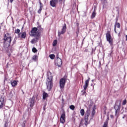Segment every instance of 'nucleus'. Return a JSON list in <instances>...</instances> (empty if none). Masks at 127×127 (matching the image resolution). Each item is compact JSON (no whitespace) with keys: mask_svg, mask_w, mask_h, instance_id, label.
I'll return each instance as SVG.
<instances>
[{"mask_svg":"<svg viewBox=\"0 0 127 127\" xmlns=\"http://www.w3.org/2000/svg\"><path fill=\"white\" fill-rule=\"evenodd\" d=\"M20 37L23 39H25V37H26V32H22Z\"/></svg>","mask_w":127,"mask_h":127,"instance_id":"6ab92c4d","label":"nucleus"},{"mask_svg":"<svg viewBox=\"0 0 127 127\" xmlns=\"http://www.w3.org/2000/svg\"><path fill=\"white\" fill-rule=\"evenodd\" d=\"M90 82V77H88V79H87L86 80H85V82H84V85L83 86V90L81 91V93L82 96H84V95H85V94H86V93H87L86 92V90H87V89L88 88V87H89V82Z\"/></svg>","mask_w":127,"mask_h":127,"instance_id":"39448f33","label":"nucleus"},{"mask_svg":"<svg viewBox=\"0 0 127 127\" xmlns=\"http://www.w3.org/2000/svg\"><path fill=\"white\" fill-rule=\"evenodd\" d=\"M69 108L70 109V110H72V111H74V110H75V106L73 105H70L69 106Z\"/></svg>","mask_w":127,"mask_h":127,"instance_id":"c85d7f7f","label":"nucleus"},{"mask_svg":"<svg viewBox=\"0 0 127 127\" xmlns=\"http://www.w3.org/2000/svg\"><path fill=\"white\" fill-rule=\"evenodd\" d=\"M55 63L56 66L60 67L61 66H62V60L58 57L55 61Z\"/></svg>","mask_w":127,"mask_h":127,"instance_id":"9b49d317","label":"nucleus"},{"mask_svg":"<svg viewBox=\"0 0 127 127\" xmlns=\"http://www.w3.org/2000/svg\"><path fill=\"white\" fill-rule=\"evenodd\" d=\"M4 106H5V103H4V98H3L2 96H0V109H2Z\"/></svg>","mask_w":127,"mask_h":127,"instance_id":"f8f14e48","label":"nucleus"},{"mask_svg":"<svg viewBox=\"0 0 127 127\" xmlns=\"http://www.w3.org/2000/svg\"><path fill=\"white\" fill-rule=\"evenodd\" d=\"M77 35H78V33H79V29H77V32H76Z\"/></svg>","mask_w":127,"mask_h":127,"instance_id":"58836bf2","label":"nucleus"},{"mask_svg":"<svg viewBox=\"0 0 127 127\" xmlns=\"http://www.w3.org/2000/svg\"><path fill=\"white\" fill-rule=\"evenodd\" d=\"M66 82H67V76L65 75L60 80V87L61 90L64 89Z\"/></svg>","mask_w":127,"mask_h":127,"instance_id":"20e7f679","label":"nucleus"},{"mask_svg":"<svg viewBox=\"0 0 127 127\" xmlns=\"http://www.w3.org/2000/svg\"><path fill=\"white\" fill-rule=\"evenodd\" d=\"M29 35L34 37H35V36L39 37L40 36V32L37 31V28L34 27L32 28L29 32Z\"/></svg>","mask_w":127,"mask_h":127,"instance_id":"7ed1b4c3","label":"nucleus"},{"mask_svg":"<svg viewBox=\"0 0 127 127\" xmlns=\"http://www.w3.org/2000/svg\"><path fill=\"white\" fill-rule=\"evenodd\" d=\"M80 113L81 116H82V117H83V116H85V110H84V109L80 110Z\"/></svg>","mask_w":127,"mask_h":127,"instance_id":"4be33fe9","label":"nucleus"},{"mask_svg":"<svg viewBox=\"0 0 127 127\" xmlns=\"http://www.w3.org/2000/svg\"><path fill=\"white\" fill-rule=\"evenodd\" d=\"M104 111L105 112L107 111V106H104Z\"/></svg>","mask_w":127,"mask_h":127,"instance_id":"e433bc0d","label":"nucleus"},{"mask_svg":"<svg viewBox=\"0 0 127 127\" xmlns=\"http://www.w3.org/2000/svg\"><path fill=\"white\" fill-rule=\"evenodd\" d=\"M66 29H67V26L66 25V23H64V26H63L62 31L61 32H58V36H60L62 34H64L65 32H66Z\"/></svg>","mask_w":127,"mask_h":127,"instance_id":"9d476101","label":"nucleus"},{"mask_svg":"<svg viewBox=\"0 0 127 127\" xmlns=\"http://www.w3.org/2000/svg\"><path fill=\"white\" fill-rule=\"evenodd\" d=\"M95 114H96V111H95V109H93L91 113V117L93 118V117L95 116Z\"/></svg>","mask_w":127,"mask_h":127,"instance_id":"393cba45","label":"nucleus"},{"mask_svg":"<svg viewBox=\"0 0 127 127\" xmlns=\"http://www.w3.org/2000/svg\"><path fill=\"white\" fill-rule=\"evenodd\" d=\"M37 81V79H36V80H35V82H36Z\"/></svg>","mask_w":127,"mask_h":127,"instance_id":"c03bdc74","label":"nucleus"},{"mask_svg":"<svg viewBox=\"0 0 127 127\" xmlns=\"http://www.w3.org/2000/svg\"><path fill=\"white\" fill-rule=\"evenodd\" d=\"M66 114L65 112H63V114L61 116L60 118V123L61 124H65V122H66Z\"/></svg>","mask_w":127,"mask_h":127,"instance_id":"1a4fd4ad","label":"nucleus"},{"mask_svg":"<svg viewBox=\"0 0 127 127\" xmlns=\"http://www.w3.org/2000/svg\"><path fill=\"white\" fill-rule=\"evenodd\" d=\"M4 127H8V124H7V123H5Z\"/></svg>","mask_w":127,"mask_h":127,"instance_id":"c9c22d12","label":"nucleus"},{"mask_svg":"<svg viewBox=\"0 0 127 127\" xmlns=\"http://www.w3.org/2000/svg\"><path fill=\"white\" fill-rule=\"evenodd\" d=\"M32 52H33L34 53H36V52H37V49H36V48L35 47L33 48Z\"/></svg>","mask_w":127,"mask_h":127,"instance_id":"7c9ffc66","label":"nucleus"},{"mask_svg":"<svg viewBox=\"0 0 127 127\" xmlns=\"http://www.w3.org/2000/svg\"><path fill=\"white\" fill-rule=\"evenodd\" d=\"M12 1H13V0H10V2L11 3H12Z\"/></svg>","mask_w":127,"mask_h":127,"instance_id":"ea45409f","label":"nucleus"},{"mask_svg":"<svg viewBox=\"0 0 127 127\" xmlns=\"http://www.w3.org/2000/svg\"><path fill=\"white\" fill-rule=\"evenodd\" d=\"M106 39L107 41L109 42L110 45H113V43H114V40L112 38L111 31H108L106 33Z\"/></svg>","mask_w":127,"mask_h":127,"instance_id":"423d86ee","label":"nucleus"},{"mask_svg":"<svg viewBox=\"0 0 127 127\" xmlns=\"http://www.w3.org/2000/svg\"><path fill=\"white\" fill-rule=\"evenodd\" d=\"M116 27L118 28H120L121 27V24H120V23H118V19H116V21L114 25V30L115 32L117 33V31L116 30Z\"/></svg>","mask_w":127,"mask_h":127,"instance_id":"4468645a","label":"nucleus"},{"mask_svg":"<svg viewBox=\"0 0 127 127\" xmlns=\"http://www.w3.org/2000/svg\"><path fill=\"white\" fill-rule=\"evenodd\" d=\"M36 28L37 29L38 32H40H40H43V28L41 27V25L38 26L37 27H36Z\"/></svg>","mask_w":127,"mask_h":127,"instance_id":"a211bd4d","label":"nucleus"},{"mask_svg":"<svg viewBox=\"0 0 127 127\" xmlns=\"http://www.w3.org/2000/svg\"><path fill=\"white\" fill-rule=\"evenodd\" d=\"M103 127H108V120L104 123Z\"/></svg>","mask_w":127,"mask_h":127,"instance_id":"c756f323","label":"nucleus"},{"mask_svg":"<svg viewBox=\"0 0 127 127\" xmlns=\"http://www.w3.org/2000/svg\"><path fill=\"white\" fill-rule=\"evenodd\" d=\"M126 41H127V35L126 36Z\"/></svg>","mask_w":127,"mask_h":127,"instance_id":"37998d69","label":"nucleus"},{"mask_svg":"<svg viewBox=\"0 0 127 127\" xmlns=\"http://www.w3.org/2000/svg\"><path fill=\"white\" fill-rule=\"evenodd\" d=\"M96 16V12L93 11L92 13V15H91V18L93 19V18H94V17Z\"/></svg>","mask_w":127,"mask_h":127,"instance_id":"b1692460","label":"nucleus"},{"mask_svg":"<svg viewBox=\"0 0 127 127\" xmlns=\"http://www.w3.org/2000/svg\"><path fill=\"white\" fill-rule=\"evenodd\" d=\"M15 33L18 34L19 37H20V30L19 29H17L15 30Z\"/></svg>","mask_w":127,"mask_h":127,"instance_id":"412c9836","label":"nucleus"},{"mask_svg":"<svg viewBox=\"0 0 127 127\" xmlns=\"http://www.w3.org/2000/svg\"><path fill=\"white\" fill-rule=\"evenodd\" d=\"M39 3H40V7H43V4H42V3H41V1H39Z\"/></svg>","mask_w":127,"mask_h":127,"instance_id":"72a5a7b5","label":"nucleus"},{"mask_svg":"<svg viewBox=\"0 0 127 127\" xmlns=\"http://www.w3.org/2000/svg\"><path fill=\"white\" fill-rule=\"evenodd\" d=\"M46 107V105H45L44 106V111H45V107Z\"/></svg>","mask_w":127,"mask_h":127,"instance_id":"79ce46f5","label":"nucleus"},{"mask_svg":"<svg viewBox=\"0 0 127 127\" xmlns=\"http://www.w3.org/2000/svg\"><path fill=\"white\" fill-rule=\"evenodd\" d=\"M79 23H76V25H77V27L79 26Z\"/></svg>","mask_w":127,"mask_h":127,"instance_id":"a19ab883","label":"nucleus"},{"mask_svg":"<svg viewBox=\"0 0 127 127\" xmlns=\"http://www.w3.org/2000/svg\"><path fill=\"white\" fill-rule=\"evenodd\" d=\"M122 105L125 106V105H127V99H125L123 101Z\"/></svg>","mask_w":127,"mask_h":127,"instance_id":"2f4dec72","label":"nucleus"},{"mask_svg":"<svg viewBox=\"0 0 127 127\" xmlns=\"http://www.w3.org/2000/svg\"><path fill=\"white\" fill-rule=\"evenodd\" d=\"M48 97V94L46 92H44L43 93V100H46V98Z\"/></svg>","mask_w":127,"mask_h":127,"instance_id":"aec40b11","label":"nucleus"},{"mask_svg":"<svg viewBox=\"0 0 127 127\" xmlns=\"http://www.w3.org/2000/svg\"><path fill=\"white\" fill-rule=\"evenodd\" d=\"M38 37H36L35 38L32 39V40L31 41V43H32V44H34V43H36V42L38 41V39H39Z\"/></svg>","mask_w":127,"mask_h":127,"instance_id":"dca6fc26","label":"nucleus"},{"mask_svg":"<svg viewBox=\"0 0 127 127\" xmlns=\"http://www.w3.org/2000/svg\"><path fill=\"white\" fill-rule=\"evenodd\" d=\"M3 46L5 48L9 47L10 46V43L11 42V37L9 36V33L3 34Z\"/></svg>","mask_w":127,"mask_h":127,"instance_id":"f03ea898","label":"nucleus"},{"mask_svg":"<svg viewBox=\"0 0 127 127\" xmlns=\"http://www.w3.org/2000/svg\"><path fill=\"white\" fill-rule=\"evenodd\" d=\"M51 6L56 7V5L58 3L57 0H51L50 2Z\"/></svg>","mask_w":127,"mask_h":127,"instance_id":"ddd939ff","label":"nucleus"},{"mask_svg":"<svg viewBox=\"0 0 127 127\" xmlns=\"http://www.w3.org/2000/svg\"><path fill=\"white\" fill-rule=\"evenodd\" d=\"M57 45V40H55L53 43V46H56Z\"/></svg>","mask_w":127,"mask_h":127,"instance_id":"a878e982","label":"nucleus"},{"mask_svg":"<svg viewBox=\"0 0 127 127\" xmlns=\"http://www.w3.org/2000/svg\"><path fill=\"white\" fill-rule=\"evenodd\" d=\"M32 60H33V61H36L37 60V56H34L32 58Z\"/></svg>","mask_w":127,"mask_h":127,"instance_id":"bb28decb","label":"nucleus"},{"mask_svg":"<svg viewBox=\"0 0 127 127\" xmlns=\"http://www.w3.org/2000/svg\"><path fill=\"white\" fill-rule=\"evenodd\" d=\"M49 57L51 59H55V55L54 54H51L49 55Z\"/></svg>","mask_w":127,"mask_h":127,"instance_id":"5701e85b","label":"nucleus"},{"mask_svg":"<svg viewBox=\"0 0 127 127\" xmlns=\"http://www.w3.org/2000/svg\"><path fill=\"white\" fill-rule=\"evenodd\" d=\"M43 8V7H42V6L40 7L39 9L38 10V13H41Z\"/></svg>","mask_w":127,"mask_h":127,"instance_id":"cd10ccee","label":"nucleus"},{"mask_svg":"<svg viewBox=\"0 0 127 127\" xmlns=\"http://www.w3.org/2000/svg\"><path fill=\"white\" fill-rule=\"evenodd\" d=\"M101 1L103 2V3H107V0H101Z\"/></svg>","mask_w":127,"mask_h":127,"instance_id":"f704fd0d","label":"nucleus"},{"mask_svg":"<svg viewBox=\"0 0 127 127\" xmlns=\"http://www.w3.org/2000/svg\"><path fill=\"white\" fill-rule=\"evenodd\" d=\"M25 124H26V121H24L22 124V127H25Z\"/></svg>","mask_w":127,"mask_h":127,"instance_id":"473e14b6","label":"nucleus"},{"mask_svg":"<svg viewBox=\"0 0 127 127\" xmlns=\"http://www.w3.org/2000/svg\"><path fill=\"white\" fill-rule=\"evenodd\" d=\"M23 28V27H22V29Z\"/></svg>","mask_w":127,"mask_h":127,"instance_id":"a18cd8bd","label":"nucleus"},{"mask_svg":"<svg viewBox=\"0 0 127 127\" xmlns=\"http://www.w3.org/2000/svg\"><path fill=\"white\" fill-rule=\"evenodd\" d=\"M90 110L88 109L86 111L84 115V125L85 126H86V127H87V126H88V125L89 124V123H88V122L89 121V117L90 116Z\"/></svg>","mask_w":127,"mask_h":127,"instance_id":"0eeeda50","label":"nucleus"},{"mask_svg":"<svg viewBox=\"0 0 127 127\" xmlns=\"http://www.w3.org/2000/svg\"><path fill=\"white\" fill-rule=\"evenodd\" d=\"M46 84L48 91H51L53 87V76L50 71L47 72V78Z\"/></svg>","mask_w":127,"mask_h":127,"instance_id":"f257e3e1","label":"nucleus"},{"mask_svg":"<svg viewBox=\"0 0 127 127\" xmlns=\"http://www.w3.org/2000/svg\"><path fill=\"white\" fill-rule=\"evenodd\" d=\"M34 103H35L34 98H32L31 99H30V102H29V104L30 107L31 108L33 107V106H34Z\"/></svg>","mask_w":127,"mask_h":127,"instance_id":"2eb2a0df","label":"nucleus"},{"mask_svg":"<svg viewBox=\"0 0 127 127\" xmlns=\"http://www.w3.org/2000/svg\"><path fill=\"white\" fill-rule=\"evenodd\" d=\"M12 87H15L17 86V81L16 80H13L10 81Z\"/></svg>","mask_w":127,"mask_h":127,"instance_id":"f3484780","label":"nucleus"},{"mask_svg":"<svg viewBox=\"0 0 127 127\" xmlns=\"http://www.w3.org/2000/svg\"><path fill=\"white\" fill-rule=\"evenodd\" d=\"M115 110V116L120 114V111H121V102L119 103V105H115L114 107Z\"/></svg>","mask_w":127,"mask_h":127,"instance_id":"6e6552de","label":"nucleus"},{"mask_svg":"<svg viewBox=\"0 0 127 127\" xmlns=\"http://www.w3.org/2000/svg\"><path fill=\"white\" fill-rule=\"evenodd\" d=\"M110 118H111V119H113V118H114V115H110Z\"/></svg>","mask_w":127,"mask_h":127,"instance_id":"4c0bfd02","label":"nucleus"}]
</instances>
